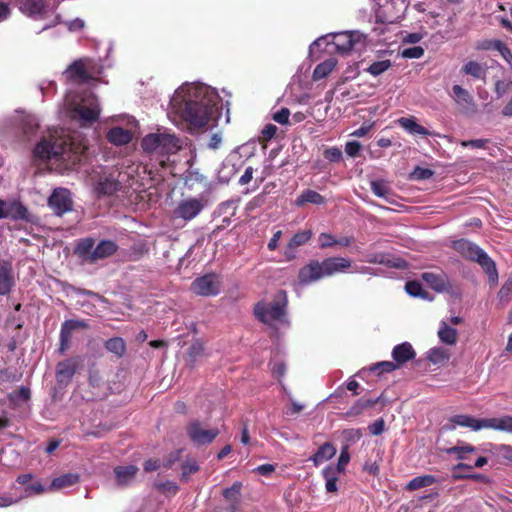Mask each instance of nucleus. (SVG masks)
<instances>
[{"label":"nucleus","instance_id":"23","mask_svg":"<svg viewBox=\"0 0 512 512\" xmlns=\"http://www.w3.org/2000/svg\"><path fill=\"white\" fill-rule=\"evenodd\" d=\"M7 207V218H10L14 221L24 220L27 222H32L31 214L29 213L27 207L24 206L20 201H7Z\"/></svg>","mask_w":512,"mask_h":512},{"label":"nucleus","instance_id":"57","mask_svg":"<svg viewBox=\"0 0 512 512\" xmlns=\"http://www.w3.org/2000/svg\"><path fill=\"white\" fill-rule=\"evenodd\" d=\"M423 54L424 49L420 46L406 48L401 52V56L406 59H419L423 56Z\"/></svg>","mask_w":512,"mask_h":512},{"label":"nucleus","instance_id":"22","mask_svg":"<svg viewBox=\"0 0 512 512\" xmlns=\"http://www.w3.org/2000/svg\"><path fill=\"white\" fill-rule=\"evenodd\" d=\"M95 241L91 237L80 239L75 248L74 254L83 261L93 263V250Z\"/></svg>","mask_w":512,"mask_h":512},{"label":"nucleus","instance_id":"60","mask_svg":"<svg viewBox=\"0 0 512 512\" xmlns=\"http://www.w3.org/2000/svg\"><path fill=\"white\" fill-rule=\"evenodd\" d=\"M323 156L330 162H339L342 159V151L338 147H329L324 150Z\"/></svg>","mask_w":512,"mask_h":512},{"label":"nucleus","instance_id":"27","mask_svg":"<svg viewBox=\"0 0 512 512\" xmlns=\"http://www.w3.org/2000/svg\"><path fill=\"white\" fill-rule=\"evenodd\" d=\"M461 73L469 75L477 80H484L487 74V67L483 63L474 60L467 61L461 68Z\"/></svg>","mask_w":512,"mask_h":512},{"label":"nucleus","instance_id":"59","mask_svg":"<svg viewBox=\"0 0 512 512\" xmlns=\"http://www.w3.org/2000/svg\"><path fill=\"white\" fill-rule=\"evenodd\" d=\"M290 111L287 108H282L279 111L275 112L272 115V118L275 122H277L280 125L285 124H294V122L289 121Z\"/></svg>","mask_w":512,"mask_h":512},{"label":"nucleus","instance_id":"36","mask_svg":"<svg viewBox=\"0 0 512 512\" xmlns=\"http://www.w3.org/2000/svg\"><path fill=\"white\" fill-rule=\"evenodd\" d=\"M104 347L107 351L115 354L117 357L121 358L124 356L126 352V343L121 337H113L105 341Z\"/></svg>","mask_w":512,"mask_h":512},{"label":"nucleus","instance_id":"46","mask_svg":"<svg viewBox=\"0 0 512 512\" xmlns=\"http://www.w3.org/2000/svg\"><path fill=\"white\" fill-rule=\"evenodd\" d=\"M391 65V61L388 59L375 61L367 68V72L372 76H379L387 71Z\"/></svg>","mask_w":512,"mask_h":512},{"label":"nucleus","instance_id":"25","mask_svg":"<svg viewBox=\"0 0 512 512\" xmlns=\"http://www.w3.org/2000/svg\"><path fill=\"white\" fill-rule=\"evenodd\" d=\"M105 124L110 125L111 128H132L138 127L139 121L132 115L129 114H118L109 117L105 122Z\"/></svg>","mask_w":512,"mask_h":512},{"label":"nucleus","instance_id":"28","mask_svg":"<svg viewBox=\"0 0 512 512\" xmlns=\"http://www.w3.org/2000/svg\"><path fill=\"white\" fill-rule=\"evenodd\" d=\"M336 454L335 446L330 442L322 444L318 450L310 457L315 466H319L323 462L331 459Z\"/></svg>","mask_w":512,"mask_h":512},{"label":"nucleus","instance_id":"6","mask_svg":"<svg viewBox=\"0 0 512 512\" xmlns=\"http://www.w3.org/2000/svg\"><path fill=\"white\" fill-rule=\"evenodd\" d=\"M451 247L463 258L477 263L483 269L490 282L497 283L498 271L496 263L481 247L466 239L453 241Z\"/></svg>","mask_w":512,"mask_h":512},{"label":"nucleus","instance_id":"37","mask_svg":"<svg viewBox=\"0 0 512 512\" xmlns=\"http://www.w3.org/2000/svg\"><path fill=\"white\" fill-rule=\"evenodd\" d=\"M242 488V483L237 481L233 483L231 487L225 488L223 490V497L229 501L232 502L231 511L234 512L237 509L236 504L238 503V497L240 495V491Z\"/></svg>","mask_w":512,"mask_h":512},{"label":"nucleus","instance_id":"21","mask_svg":"<svg viewBox=\"0 0 512 512\" xmlns=\"http://www.w3.org/2000/svg\"><path fill=\"white\" fill-rule=\"evenodd\" d=\"M121 188V184L118 180L112 176L100 177L99 181L95 186V192L98 197L111 196L115 194Z\"/></svg>","mask_w":512,"mask_h":512},{"label":"nucleus","instance_id":"44","mask_svg":"<svg viewBox=\"0 0 512 512\" xmlns=\"http://www.w3.org/2000/svg\"><path fill=\"white\" fill-rule=\"evenodd\" d=\"M406 292L413 297H420L422 299H426L428 297V293L423 289L422 285L418 281H408L405 284Z\"/></svg>","mask_w":512,"mask_h":512},{"label":"nucleus","instance_id":"32","mask_svg":"<svg viewBox=\"0 0 512 512\" xmlns=\"http://www.w3.org/2000/svg\"><path fill=\"white\" fill-rule=\"evenodd\" d=\"M438 337L446 345H455L458 339V332L455 328L442 321L438 330Z\"/></svg>","mask_w":512,"mask_h":512},{"label":"nucleus","instance_id":"49","mask_svg":"<svg viewBox=\"0 0 512 512\" xmlns=\"http://www.w3.org/2000/svg\"><path fill=\"white\" fill-rule=\"evenodd\" d=\"M363 434H362V430L361 429H356V428H350V429H345L343 430L342 432V438L344 440V444H348L350 446V444H353L355 442H357L358 440H360L362 438Z\"/></svg>","mask_w":512,"mask_h":512},{"label":"nucleus","instance_id":"47","mask_svg":"<svg viewBox=\"0 0 512 512\" xmlns=\"http://www.w3.org/2000/svg\"><path fill=\"white\" fill-rule=\"evenodd\" d=\"M493 50H496L500 53V55L505 59V61L509 64L510 69L512 70V51L509 47L500 40H494L492 43Z\"/></svg>","mask_w":512,"mask_h":512},{"label":"nucleus","instance_id":"18","mask_svg":"<svg viewBox=\"0 0 512 512\" xmlns=\"http://www.w3.org/2000/svg\"><path fill=\"white\" fill-rule=\"evenodd\" d=\"M139 468L136 465L116 466L113 469L115 481L118 487H128L134 481Z\"/></svg>","mask_w":512,"mask_h":512},{"label":"nucleus","instance_id":"61","mask_svg":"<svg viewBox=\"0 0 512 512\" xmlns=\"http://www.w3.org/2000/svg\"><path fill=\"white\" fill-rule=\"evenodd\" d=\"M73 292L78 294V295H86V296H90V297H93L95 299H97L98 301L102 302V303H108V300L106 297H104L103 295L97 293V292H94V291H91V290H87V289H84V288H80V287H73Z\"/></svg>","mask_w":512,"mask_h":512},{"label":"nucleus","instance_id":"3","mask_svg":"<svg viewBox=\"0 0 512 512\" xmlns=\"http://www.w3.org/2000/svg\"><path fill=\"white\" fill-rule=\"evenodd\" d=\"M55 134L43 137L33 150L34 158L42 162H52L61 170H71L77 166L88 146L85 138L77 130L71 134Z\"/></svg>","mask_w":512,"mask_h":512},{"label":"nucleus","instance_id":"34","mask_svg":"<svg viewBox=\"0 0 512 512\" xmlns=\"http://www.w3.org/2000/svg\"><path fill=\"white\" fill-rule=\"evenodd\" d=\"M444 451L448 455H455L458 460H465L467 454L474 453L476 448L471 444L459 441L457 445L446 448Z\"/></svg>","mask_w":512,"mask_h":512},{"label":"nucleus","instance_id":"40","mask_svg":"<svg viewBox=\"0 0 512 512\" xmlns=\"http://www.w3.org/2000/svg\"><path fill=\"white\" fill-rule=\"evenodd\" d=\"M449 358V351L443 347H435L428 352V360L433 364H444Z\"/></svg>","mask_w":512,"mask_h":512},{"label":"nucleus","instance_id":"30","mask_svg":"<svg viewBox=\"0 0 512 512\" xmlns=\"http://www.w3.org/2000/svg\"><path fill=\"white\" fill-rule=\"evenodd\" d=\"M307 203L322 205L325 203V198L315 190L306 189L296 198L295 205L297 207H303Z\"/></svg>","mask_w":512,"mask_h":512},{"label":"nucleus","instance_id":"41","mask_svg":"<svg viewBox=\"0 0 512 512\" xmlns=\"http://www.w3.org/2000/svg\"><path fill=\"white\" fill-rule=\"evenodd\" d=\"M88 323L85 320H66L62 323L60 332L67 336H72V332L77 329H88Z\"/></svg>","mask_w":512,"mask_h":512},{"label":"nucleus","instance_id":"8","mask_svg":"<svg viewBox=\"0 0 512 512\" xmlns=\"http://www.w3.org/2000/svg\"><path fill=\"white\" fill-rule=\"evenodd\" d=\"M185 430L190 441L198 447L210 445L220 434L217 427L206 428L198 419L190 421Z\"/></svg>","mask_w":512,"mask_h":512},{"label":"nucleus","instance_id":"2","mask_svg":"<svg viewBox=\"0 0 512 512\" xmlns=\"http://www.w3.org/2000/svg\"><path fill=\"white\" fill-rule=\"evenodd\" d=\"M103 65L91 58H80L72 62L63 72L66 81L82 86L104 83L100 76ZM101 114V106L97 96L90 90L78 87L69 89L58 106L60 118L77 122L81 125L95 124Z\"/></svg>","mask_w":512,"mask_h":512},{"label":"nucleus","instance_id":"7","mask_svg":"<svg viewBox=\"0 0 512 512\" xmlns=\"http://www.w3.org/2000/svg\"><path fill=\"white\" fill-rule=\"evenodd\" d=\"M287 298L285 291H279L271 303L257 302L254 306L255 317L264 324L281 321L286 315Z\"/></svg>","mask_w":512,"mask_h":512},{"label":"nucleus","instance_id":"39","mask_svg":"<svg viewBox=\"0 0 512 512\" xmlns=\"http://www.w3.org/2000/svg\"><path fill=\"white\" fill-rule=\"evenodd\" d=\"M79 481V475L78 474H64L57 478H54L51 483V488L53 489H62L65 487L72 486L76 484Z\"/></svg>","mask_w":512,"mask_h":512},{"label":"nucleus","instance_id":"24","mask_svg":"<svg viewBox=\"0 0 512 512\" xmlns=\"http://www.w3.org/2000/svg\"><path fill=\"white\" fill-rule=\"evenodd\" d=\"M482 424L483 428L512 433V416L510 415L500 418H486L483 419Z\"/></svg>","mask_w":512,"mask_h":512},{"label":"nucleus","instance_id":"50","mask_svg":"<svg viewBox=\"0 0 512 512\" xmlns=\"http://www.w3.org/2000/svg\"><path fill=\"white\" fill-rule=\"evenodd\" d=\"M223 144V134L221 131L211 133L208 135L206 147L210 150H218L222 147Z\"/></svg>","mask_w":512,"mask_h":512},{"label":"nucleus","instance_id":"54","mask_svg":"<svg viewBox=\"0 0 512 512\" xmlns=\"http://www.w3.org/2000/svg\"><path fill=\"white\" fill-rule=\"evenodd\" d=\"M398 367V365L393 361H382V362H378L376 363L374 366H372L370 368L371 371H379V374H382V373H389V372H392L394 370H396Z\"/></svg>","mask_w":512,"mask_h":512},{"label":"nucleus","instance_id":"63","mask_svg":"<svg viewBox=\"0 0 512 512\" xmlns=\"http://www.w3.org/2000/svg\"><path fill=\"white\" fill-rule=\"evenodd\" d=\"M366 409L364 405V399L357 400L350 409L346 412L348 417H354L362 414V412Z\"/></svg>","mask_w":512,"mask_h":512},{"label":"nucleus","instance_id":"52","mask_svg":"<svg viewBox=\"0 0 512 512\" xmlns=\"http://www.w3.org/2000/svg\"><path fill=\"white\" fill-rule=\"evenodd\" d=\"M370 186L372 192L378 197H386L389 194V187L383 180H373Z\"/></svg>","mask_w":512,"mask_h":512},{"label":"nucleus","instance_id":"33","mask_svg":"<svg viewBox=\"0 0 512 512\" xmlns=\"http://www.w3.org/2000/svg\"><path fill=\"white\" fill-rule=\"evenodd\" d=\"M438 482L437 478L434 475L426 474L414 477L411 479L405 486L407 491H415L423 487H428L434 483Z\"/></svg>","mask_w":512,"mask_h":512},{"label":"nucleus","instance_id":"51","mask_svg":"<svg viewBox=\"0 0 512 512\" xmlns=\"http://www.w3.org/2000/svg\"><path fill=\"white\" fill-rule=\"evenodd\" d=\"M181 468H182L181 478L184 481L188 480V477L191 474H195L200 469L198 463L195 460L185 461L184 463H182Z\"/></svg>","mask_w":512,"mask_h":512},{"label":"nucleus","instance_id":"55","mask_svg":"<svg viewBox=\"0 0 512 512\" xmlns=\"http://www.w3.org/2000/svg\"><path fill=\"white\" fill-rule=\"evenodd\" d=\"M434 172L428 168H422L420 166L415 167V169L410 174V179L412 180H427L433 176Z\"/></svg>","mask_w":512,"mask_h":512},{"label":"nucleus","instance_id":"35","mask_svg":"<svg viewBox=\"0 0 512 512\" xmlns=\"http://www.w3.org/2000/svg\"><path fill=\"white\" fill-rule=\"evenodd\" d=\"M337 61L333 58H330L316 66L313 71V80L318 81L325 77H327L335 68Z\"/></svg>","mask_w":512,"mask_h":512},{"label":"nucleus","instance_id":"13","mask_svg":"<svg viewBox=\"0 0 512 512\" xmlns=\"http://www.w3.org/2000/svg\"><path fill=\"white\" fill-rule=\"evenodd\" d=\"M6 124L19 128H39L41 120L40 117L34 113L16 109L7 116Z\"/></svg>","mask_w":512,"mask_h":512},{"label":"nucleus","instance_id":"26","mask_svg":"<svg viewBox=\"0 0 512 512\" xmlns=\"http://www.w3.org/2000/svg\"><path fill=\"white\" fill-rule=\"evenodd\" d=\"M118 250V245L112 240H101L93 250V263L112 256Z\"/></svg>","mask_w":512,"mask_h":512},{"label":"nucleus","instance_id":"20","mask_svg":"<svg viewBox=\"0 0 512 512\" xmlns=\"http://www.w3.org/2000/svg\"><path fill=\"white\" fill-rule=\"evenodd\" d=\"M415 356L416 352L409 342L398 344L392 350V358L398 367L414 359Z\"/></svg>","mask_w":512,"mask_h":512},{"label":"nucleus","instance_id":"5","mask_svg":"<svg viewBox=\"0 0 512 512\" xmlns=\"http://www.w3.org/2000/svg\"><path fill=\"white\" fill-rule=\"evenodd\" d=\"M325 45L327 47L333 46V49H328L329 53L333 51L346 55L354 50H360L365 45V37L358 31H342L330 33L317 38L310 45V53L312 54L317 47Z\"/></svg>","mask_w":512,"mask_h":512},{"label":"nucleus","instance_id":"9","mask_svg":"<svg viewBox=\"0 0 512 512\" xmlns=\"http://www.w3.org/2000/svg\"><path fill=\"white\" fill-rule=\"evenodd\" d=\"M84 366L83 356H74L59 362L56 366V381L58 384L67 385L71 382L75 373Z\"/></svg>","mask_w":512,"mask_h":512},{"label":"nucleus","instance_id":"11","mask_svg":"<svg viewBox=\"0 0 512 512\" xmlns=\"http://www.w3.org/2000/svg\"><path fill=\"white\" fill-rule=\"evenodd\" d=\"M48 205L57 216H62L64 213L71 211L73 202L69 190L65 188L55 189L48 198Z\"/></svg>","mask_w":512,"mask_h":512},{"label":"nucleus","instance_id":"12","mask_svg":"<svg viewBox=\"0 0 512 512\" xmlns=\"http://www.w3.org/2000/svg\"><path fill=\"white\" fill-rule=\"evenodd\" d=\"M297 278L299 284L304 286L325 278L322 261L314 259L310 260L306 265L299 269Z\"/></svg>","mask_w":512,"mask_h":512},{"label":"nucleus","instance_id":"43","mask_svg":"<svg viewBox=\"0 0 512 512\" xmlns=\"http://www.w3.org/2000/svg\"><path fill=\"white\" fill-rule=\"evenodd\" d=\"M311 230H302L295 233L289 240V247H300L308 243L312 238Z\"/></svg>","mask_w":512,"mask_h":512},{"label":"nucleus","instance_id":"64","mask_svg":"<svg viewBox=\"0 0 512 512\" xmlns=\"http://www.w3.org/2000/svg\"><path fill=\"white\" fill-rule=\"evenodd\" d=\"M361 150V144L357 141H349L346 143L345 152L350 157H357Z\"/></svg>","mask_w":512,"mask_h":512},{"label":"nucleus","instance_id":"45","mask_svg":"<svg viewBox=\"0 0 512 512\" xmlns=\"http://www.w3.org/2000/svg\"><path fill=\"white\" fill-rule=\"evenodd\" d=\"M511 296H512V278H509L507 281H505V283L502 285V287L500 288V290L498 292L499 303L502 306L507 305L511 300Z\"/></svg>","mask_w":512,"mask_h":512},{"label":"nucleus","instance_id":"38","mask_svg":"<svg viewBox=\"0 0 512 512\" xmlns=\"http://www.w3.org/2000/svg\"><path fill=\"white\" fill-rule=\"evenodd\" d=\"M14 285V281L9 269L1 267L0 268V295L5 296L8 295L12 287Z\"/></svg>","mask_w":512,"mask_h":512},{"label":"nucleus","instance_id":"48","mask_svg":"<svg viewBox=\"0 0 512 512\" xmlns=\"http://www.w3.org/2000/svg\"><path fill=\"white\" fill-rule=\"evenodd\" d=\"M350 461V452L349 445L343 444L340 451V456L338 458V463L335 469V472L342 473L345 471L347 464Z\"/></svg>","mask_w":512,"mask_h":512},{"label":"nucleus","instance_id":"56","mask_svg":"<svg viewBox=\"0 0 512 512\" xmlns=\"http://www.w3.org/2000/svg\"><path fill=\"white\" fill-rule=\"evenodd\" d=\"M320 249H327L336 246V237L331 233H321L318 237Z\"/></svg>","mask_w":512,"mask_h":512},{"label":"nucleus","instance_id":"31","mask_svg":"<svg viewBox=\"0 0 512 512\" xmlns=\"http://www.w3.org/2000/svg\"><path fill=\"white\" fill-rule=\"evenodd\" d=\"M452 91L455 101L462 109L466 111L473 109V98L467 90L462 88L460 85H454Z\"/></svg>","mask_w":512,"mask_h":512},{"label":"nucleus","instance_id":"16","mask_svg":"<svg viewBox=\"0 0 512 512\" xmlns=\"http://www.w3.org/2000/svg\"><path fill=\"white\" fill-rule=\"evenodd\" d=\"M352 266V261L349 258L334 256L322 260V268L325 277H331L337 273H345Z\"/></svg>","mask_w":512,"mask_h":512},{"label":"nucleus","instance_id":"14","mask_svg":"<svg viewBox=\"0 0 512 512\" xmlns=\"http://www.w3.org/2000/svg\"><path fill=\"white\" fill-rule=\"evenodd\" d=\"M19 10L25 16L34 20H42L46 17L49 7L44 0H22Z\"/></svg>","mask_w":512,"mask_h":512},{"label":"nucleus","instance_id":"10","mask_svg":"<svg viewBox=\"0 0 512 512\" xmlns=\"http://www.w3.org/2000/svg\"><path fill=\"white\" fill-rule=\"evenodd\" d=\"M220 281L214 273L205 274L191 283V290L200 296H216L220 292Z\"/></svg>","mask_w":512,"mask_h":512},{"label":"nucleus","instance_id":"17","mask_svg":"<svg viewBox=\"0 0 512 512\" xmlns=\"http://www.w3.org/2000/svg\"><path fill=\"white\" fill-rule=\"evenodd\" d=\"M421 279L434 291L444 292L451 288V283L447 274L443 271L437 273L424 272L421 274Z\"/></svg>","mask_w":512,"mask_h":512},{"label":"nucleus","instance_id":"19","mask_svg":"<svg viewBox=\"0 0 512 512\" xmlns=\"http://www.w3.org/2000/svg\"><path fill=\"white\" fill-rule=\"evenodd\" d=\"M449 423L451 425L445 426V428L448 430H454L456 426L468 427L474 431L483 429V419H477L466 414H458L450 417Z\"/></svg>","mask_w":512,"mask_h":512},{"label":"nucleus","instance_id":"4","mask_svg":"<svg viewBox=\"0 0 512 512\" xmlns=\"http://www.w3.org/2000/svg\"><path fill=\"white\" fill-rule=\"evenodd\" d=\"M187 145L185 138L170 133H150L143 137L141 148L149 157L164 165L171 155L177 154Z\"/></svg>","mask_w":512,"mask_h":512},{"label":"nucleus","instance_id":"15","mask_svg":"<svg viewBox=\"0 0 512 512\" xmlns=\"http://www.w3.org/2000/svg\"><path fill=\"white\" fill-rule=\"evenodd\" d=\"M204 206L205 204L202 199L189 198L179 203L175 214L185 221H190L204 209Z\"/></svg>","mask_w":512,"mask_h":512},{"label":"nucleus","instance_id":"1","mask_svg":"<svg viewBox=\"0 0 512 512\" xmlns=\"http://www.w3.org/2000/svg\"><path fill=\"white\" fill-rule=\"evenodd\" d=\"M229 101L223 103L218 90L202 81H186L170 97L167 117L187 128H221L230 123Z\"/></svg>","mask_w":512,"mask_h":512},{"label":"nucleus","instance_id":"42","mask_svg":"<svg viewBox=\"0 0 512 512\" xmlns=\"http://www.w3.org/2000/svg\"><path fill=\"white\" fill-rule=\"evenodd\" d=\"M323 477L326 480L325 488L327 492L334 493L338 490L337 476L334 467L327 466L322 471Z\"/></svg>","mask_w":512,"mask_h":512},{"label":"nucleus","instance_id":"53","mask_svg":"<svg viewBox=\"0 0 512 512\" xmlns=\"http://www.w3.org/2000/svg\"><path fill=\"white\" fill-rule=\"evenodd\" d=\"M155 488L163 494L175 495L179 491V487L175 482L165 481L155 483Z\"/></svg>","mask_w":512,"mask_h":512},{"label":"nucleus","instance_id":"58","mask_svg":"<svg viewBox=\"0 0 512 512\" xmlns=\"http://www.w3.org/2000/svg\"><path fill=\"white\" fill-rule=\"evenodd\" d=\"M204 354V346L201 342L195 341L188 348V356L192 362Z\"/></svg>","mask_w":512,"mask_h":512},{"label":"nucleus","instance_id":"29","mask_svg":"<svg viewBox=\"0 0 512 512\" xmlns=\"http://www.w3.org/2000/svg\"><path fill=\"white\" fill-rule=\"evenodd\" d=\"M134 138L132 130H108L106 139L115 146L129 144Z\"/></svg>","mask_w":512,"mask_h":512},{"label":"nucleus","instance_id":"62","mask_svg":"<svg viewBox=\"0 0 512 512\" xmlns=\"http://www.w3.org/2000/svg\"><path fill=\"white\" fill-rule=\"evenodd\" d=\"M368 430L372 435H381L385 430V421L383 418H378L368 426Z\"/></svg>","mask_w":512,"mask_h":512}]
</instances>
